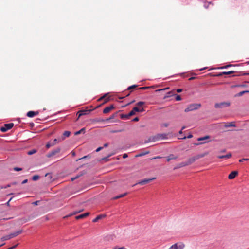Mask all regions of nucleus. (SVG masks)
Returning <instances> with one entry per match:
<instances>
[{"label": "nucleus", "instance_id": "4", "mask_svg": "<svg viewBox=\"0 0 249 249\" xmlns=\"http://www.w3.org/2000/svg\"><path fill=\"white\" fill-rule=\"evenodd\" d=\"M185 247V245L182 242H178L172 245L168 249H183Z\"/></svg>", "mask_w": 249, "mask_h": 249}, {"label": "nucleus", "instance_id": "63", "mask_svg": "<svg viewBox=\"0 0 249 249\" xmlns=\"http://www.w3.org/2000/svg\"><path fill=\"white\" fill-rule=\"evenodd\" d=\"M195 79V77H192L189 79V80H192Z\"/></svg>", "mask_w": 249, "mask_h": 249}, {"label": "nucleus", "instance_id": "47", "mask_svg": "<svg viewBox=\"0 0 249 249\" xmlns=\"http://www.w3.org/2000/svg\"><path fill=\"white\" fill-rule=\"evenodd\" d=\"M83 214L84 217L85 218V217L88 216V215H89V213H83Z\"/></svg>", "mask_w": 249, "mask_h": 249}, {"label": "nucleus", "instance_id": "52", "mask_svg": "<svg viewBox=\"0 0 249 249\" xmlns=\"http://www.w3.org/2000/svg\"><path fill=\"white\" fill-rule=\"evenodd\" d=\"M185 128V126H183L181 130L179 132V134H181L182 133V130Z\"/></svg>", "mask_w": 249, "mask_h": 249}, {"label": "nucleus", "instance_id": "34", "mask_svg": "<svg viewBox=\"0 0 249 249\" xmlns=\"http://www.w3.org/2000/svg\"><path fill=\"white\" fill-rule=\"evenodd\" d=\"M84 218V216H83V214H81L79 215H78V216H76L75 217V218H76V219H77V220L80 219H82V218Z\"/></svg>", "mask_w": 249, "mask_h": 249}, {"label": "nucleus", "instance_id": "33", "mask_svg": "<svg viewBox=\"0 0 249 249\" xmlns=\"http://www.w3.org/2000/svg\"><path fill=\"white\" fill-rule=\"evenodd\" d=\"M39 176L35 175L32 177V179L34 181H36V180H38L39 179Z\"/></svg>", "mask_w": 249, "mask_h": 249}, {"label": "nucleus", "instance_id": "53", "mask_svg": "<svg viewBox=\"0 0 249 249\" xmlns=\"http://www.w3.org/2000/svg\"><path fill=\"white\" fill-rule=\"evenodd\" d=\"M128 157V155L127 154H124L123 155V158L125 159L126 158H127Z\"/></svg>", "mask_w": 249, "mask_h": 249}, {"label": "nucleus", "instance_id": "1", "mask_svg": "<svg viewBox=\"0 0 249 249\" xmlns=\"http://www.w3.org/2000/svg\"><path fill=\"white\" fill-rule=\"evenodd\" d=\"M22 232V230H20L15 231L12 233H11L9 235L2 237L0 238V240L1 241H4L5 240H9L11 238H13L18 235L19 234H21Z\"/></svg>", "mask_w": 249, "mask_h": 249}, {"label": "nucleus", "instance_id": "44", "mask_svg": "<svg viewBox=\"0 0 249 249\" xmlns=\"http://www.w3.org/2000/svg\"><path fill=\"white\" fill-rule=\"evenodd\" d=\"M193 137V135L192 134H190L189 135H188L187 137H183L182 139H185L186 138H191Z\"/></svg>", "mask_w": 249, "mask_h": 249}, {"label": "nucleus", "instance_id": "58", "mask_svg": "<svg viewBox=\"0 0 249 249\" xmlns=\"http://www.w3.org/2000/svg\"><path fill=\"white\" fill-rule=\"evenodd\" d=\"M205 143V142H201V143H195V144L196 145H199V144H203V143Z\"/></svg>", "mask_w": 249, "mask_h": 249}, {"label": "nucleus", "instance_id": "56", "mask_svg": "<svg viewBox=\"0 0 249 249\" xmlns=\"http://www.w3.org/2000/svg\"><path fill=\"white\" fill-rule=\"evenodd\" d=\"M227 67H228V66L226 65V66H223V67H220V69H222L226 68H227Z\"/></svg>", "mask_w": 249, "mask_h": 249}, {"label": "nucleus", "instance_id": "55", "mask_svg": "<svg viewBox=\"0 0 249 249\" xmlns=\"http://www.w3.org/2000/svg\"><path fill=\"white\" fill-rule=\"evenodd\" d=\"M27 181H28V180H27V179H25V180H24L22 181V184H25V183H26V182H27Z\"/></svg>", "mask_w": 249, "mask_h": 249}, {"label": "nucleus", "instance_id": "29", "mask_svg": "<svg viewBox=\"0 0 249 249\" xmlns=\"http://www.w3.org/2000/svg\"><path fill=\"white\" fill-rule=\"evenodd\" d=\"M85 128H83L81 129H80V130L75 132V135H79V134H81V133H84L85 132Z\"/></svg>", "mask_w": 249, "mask_h": 249}, {"label": "nucleus", "instance_id": "15", "mask_svg": "<svg viewBox=\"0 0 249 249\" xmlns=\"http://www.w3.org/2000/svg\"><path fill=\"white\" fill-rule=\"evenodd\" d=\"M231 153H229L225 155L217 156V158L219 159H229L231 157Z\"/></svg>", "mask_w": 249, "mask_h": 249}, {"label": "nucleus", "instance_id": "10", "mask_svg": "<svg viewBox=\"0 0 249 249\" xmlns=\"http://www.w3.org/2000/svg\"><path fill=\"white\" fill-rule=\"evenodd\" d=\"M197 158H196V156L191 157L189 158L186 161L187 164L188 165L191 164L193 162H194L196 160H197Z\"/></svg>", "mask_w": 249, "mask_h": 249}, {"label": "nucleus", "instance_id": "9", "mask_svg": "<svg viewBox=\"0 0 249 249\" xmlns=\"http://www.w3.org/2000/svg\"><path fill=\"white\" fill-rule=\"evenodd\" d=\"M114 108V107L113 105H110V106L107 107H105L103 110V113L105 114H107L110 112L112 109Z\"/></svg>", "mask_w": 249, "mask_h": 249}, {"label": "nucleus", "instance_id": "57", "mask_svg": "<svg viewBox=\"0 0 249 249\" xmlns=\"http://www.w3.org/2000/svg\"><path fill=\"white\" fill-rule=\"evenodd\" d=\"M81 175H77L75 177H74L75 179L78 178L79 177H80Z\"/></svg>", "mask_w": 249, "mask_h": 249}, {"label": "nucleus", "instance_id": "17", "mask_svg": "<svg viewBox=\"0 0 249 249\" xmlns=\"http://www.w3.org/2000/svg\"><path fill=\"white\" fill-rule=\"evenodd\" d=\"M91 110H80L78 112V114H79L78 118H79L80 116H81L82 115L87 114V112H89Z\"/></svg>", "mask_w": 249, "mask_h": 249}, {"label": "nucleus", "instance_id": "38", "mask_svg": "<svg viewBox=\"0 0 249 249\" xmlns=\"http://www.w3.org/2000/svg\"><path fill=\"white\" fill-rule=\"evenodd\" d=\"M181 100V96L179 95H177L176 97V101H180Z\"/></svg>", "mask_w": 249, "mask_h": 249}, {"label": "nucleus", "instance_id": "64", "mask_svg": "<svg viewBox=\"0 0 249 249\" xmlns=\"http://www.w3.org/2000/svg\"><path fill=\"white\" fill-rule=\"evenodd\" d=\"M107 146H108V143H105L104 145V147H107Z\"/></svg>", "mask_w": 249, "mask_h": 249}, {"label": "nucleus", "instance_id": "7", "mask_svg": "<svg viewBox=\"0 0 249 249\" xmlns=\"http://www.w3.org/2000/svg\"><path fill=\"white\" fill-rule=\"evenodd\" d=\"M61 149L59 147H58L54 149V150L51 151V152H49L46 155L47 157L50 158L52 157L53 156L59 153L60 152Z\"/></svg>", "mask_w": 249, "mask_h": 249}, {"label": "nucleus", "instance_id": "42", "mask_svg": "<svg viewBox=\"0 0 249 249\" xmlns=\"http://www.w3.org/2000/svg\"><path fill=\"white\" fill-rule=\"evenodd\" d=\"M149 88H150L149 87H141V88H139V89L145 90L146 89H149Z\"/></svg>", "mask_w": 249, "mask_h": 249}, {"label": "nucleus", "instance_id": "43", "mask_svg": "<svg viewBox=\"0 0 249 249\" xmlns=\"http://www.w3.org/2000/svg\"><path fill=\"white\" fill-rule=\"evenodd\" d=\"M14 170L15 171H21L22 170V168H18V167H15L14 168Z\"/></svg>", "mask_w": 249, "mask_h": 249}, {"label": "nucleus", "instance_id": "46", "mask_svg": "<svg viewBox=\"0 0 249 249\" xmlns=\"http://www.w3.org/2000/svg\"><path fill=\"white\" fill-rule=\"evenodd\" d=\"M108 157H109V156L103 158L102 159V160H105L106 161H107L108 160Z\"/></svg>", "mask_w": 249, "mask_h": 249}, {"label": "nucleus", "instance_id": "32", "mask_svg": "<svg viewBox=\"0 0 249 249\" xmlns=\"http://www.w3.org/2000/svg\"><path fill=\"white\" fill-rule=\"evenodd\" d=\"M247 92H249V90H246V91H243L240 92L238 94V96H242L244 93H247Z\"/></svg>", "mask_w": 249, "mask_h": 249}, {"label": "nucleus", "instance_id": "11", "mask_svg": "<svg viewBox=\"0 0 249 249\" xmlns=\"http://www.w3.org/2000/svg\"><path fill=\"white\" fill-rule=\"evenodd\" d=\"M238 172L236 171L231 172L228 176V178L229 179H232L235 178L238 175Z\"/></svg>", "mask_w": 249, "mask_h": 249}, {"label": "nucleus", "instance_id": "13", "mask_svg": "<svg viewBox=\"0 0 249 249\" xmlns=\"http://www.w3.org/2000/svg\"><path fill=\"white\" fill-rule=\"evenodd\" d=\"M158 141L157 135L150 137L145 142H156Z\"/></svg>", "mask_w": 249, "mask_h": 249}, {"label": "nucleus", "instance_id": "27", "mask_svg": "<svg viewBox=\"0 0 249 249\" xmlns=\"http://www.w3.org/2000/svg\"><path fill=\"white\" fill-rule=\"evenodd\" d=\"M71 134V132L70 131H65L63 134V136H62L61 137H64L65 138L66 137H68L70 136Z\"/></svg>", "mask_w": 249, "mask_h": 249}, {"label": "nucleus", "instance_id": "8", "mask_svg": "<svg viewBox=\"0 0 249 249\" xmlns=\"http://www.w3.org/2000/svg\"><path fill=\"white\" fill-rule=\"evenodd\" d=\"M155 179V178H148V179H143V180L139 181L138 183V184H140L141 185H145V184H146L147 183H149L152 180H154Z\"/></svg>", "mask_w": 249, "mask_h": 249}, {"label": "nucleus", "instance_id": "25", "mask_svg": "<svg viewBox=\"0 0 249 249\" xmlns=\"http://www.w3.org/2000/svg\"><path fill=\"white\" fill-rule=\"evenodd\" d=\"M137 87H138V85H132V86L128 87V88L127 89V90L130 91V92H131L132 91V89L137 88Z\"/></svg>", "mask_w": 249, "mask_h": 249}, {"label": "nucleus", "instance_id": "40", "mask_svg": "<svg viewBox=\"0 0 249 249\" xmlns=\"http://www.w3.org/2000/svg\"><path fill=\"white\" fill-rule=\"evenodd\" d=\"M127 91H128L126 90V91H124V92L123 93L126 97L128 96L131 93L130 92L129 93H127Z\"/></svg>", "mask_w": 249, "mask_h": 249}, {"label": "nucleus", "instance_id": "37", "mask_svg": "<svg viewBox=\"0 0 249 249\" xmlns=\"http://www.w3.org/2000/svg\"><path fill=\"white\" fill-rule=\"evenodd\" d=\"M83 210L82 209V210H79V211H74L72 213V214H73V215L76 214L77 213H79L83 211Z\"/></svg>", "mask_w": 249, "mask_h": 249}, {"label": "nucleus", "instance_id": "28", "mask_svg": "<svg viewBox=\"0 0 249 249\" xmlns=\"http://www.w3.org/2000/svg\"><path fill=\"white\" fill-rule=\"evenodd\" d=\"M149 153V151H146L145 152H141L135 156V157H142L143 156L146 154H147Z\"/></svg>", "mask_w": 249, "mask_h": 249}, {"label": "nucleus", "instance_id": "18", "mask_svg": "<svg viewBox=\"0 0 249 249\" xmlns=\"http://www.w3.org/2000/svg\"><path fill=\"white\" fill-rule=\"evenodd\" d=\"M107 94H105V95H104L103 96L100 97L98 100V101H102V100L104 99V102L103 103V104H105V103H107L109 100V98H106V96H107Z\"/></svg>", "mask_w": 249, "mask_h": 249}, {"label": "nucleus", "instance_id": "24", "mask_svg": "<svg viewBox=\"0 0 249 249\" xmlns=\"http://www.w3.org/2000/svg\"><path fill=\"white\" fill-rule=\"evenodd\" d=\"M235 126V123H234V122H230V123H228L225 124V127H229Z\"/></svg>", "mask_w": 249, "mask_h": 249}, {"label": "nucleus", "instance_id": "31", "mask_svg": "<svg viewBox=\"0 0 249 249\" xmlns=\"http://www.w3.org/2000/svg\"><path fill=\"white\" fill-rule=\"evenodd\" d=\"M187 165H188L187 164L186 162H182V163H180V164L178 165V168L182 167H184V166H187Z\"/></svg>", "mask_w": 249, "mask_h": 249}, {"label": "nucleus", "instance_id": "26", "mask_svg": "<svg viewBox=\"0 0 249 249\" xmlns=\"http://www.w3.org/2000/svg\"><path fill=\"white\" fill-rule=\"evenodd\" d=\"M209 139H210V136H205L203 137L198 138L197 139V141H204V140H208Z\"/></svg>", "mask_w": 249, "mask_h": 249}, {"label": "nucleus", "instance_id": "5", "mask_svg": "<svg viewBox=\"0 0 249 249\" xmlns=\"http://www.w3.org/2000/svg\"><path fill=\"white\" fill-rule=\"evenodd\" d=\"M14 126L13 123L5 124L3 126H2L0 130L3 132L7 131L8 130L11 129Z\"/></svg>", "mask_w": 249, "mask_h": 249}, {"label": "nucleus", "instance_id": "22", "mask_svg": "<svg viewBox=\"0 0 249 249\" xmlns=\"http://www.w3.org/2000/svg\"><path fill=\"white\" fill-rule=\"evenodd\" d=\"M126 193H124L122 195L117 196H115V197H113L111 198L110 200H111V201L115 200L118 198H121V197L125 196L126 195Z\"/></svg>", "mask_w": 249, "mask_h": 249}, {"label": "nucleus", "instance_id": "49", "mask_svg": "<svg viewBox=\"0 0 249 249\" xmlns=\"http://www.w3.org/2000/svg\"><path fill=\"white\" fill-rule=\"evenodd\" d=\"M139 120V118L138 117H135V118H134L132 120V121H134V122H137V121H138Z\"/></svg>", "mask_w": 249, "mask_h": 249}, {"label": "nucleus", "instance_id": "19", "mask_svg": "<svg viewBox=\"0 0 249 249\" xmlns=\"http://www.w3.org/2000/svg\"><path fill=\"white\" fill-rule=\"evenodd\" d=\"M157 135L158 140L160 139H165L167 138L166 134H158Z\"/></svg>", "mask_w": 249, "mask_h": 249}, {"label": "nucleus", "instance_id": "20", "mask_svg": "<svg viewBox=\"0 0 249 249\" xmlns=\"http://www.w3.org/2000/svg\"><path fill=\"white\" fill-rule=\"evenodd\" d=\"M234 73V71H227V72L224 71V72H221V73H219L217 75V76H221L223 75H229V74H232V73Z\"/></svg>", "mask_w": 249, "mask_h": 249}, {"label": "nucleus", "instance_id": "39", "mask_svg": "<svg viewBox=\"0 0 249 249\" xmlns=\"http://www.w3.org/2000/svg\"><path fill=\"white\" fill-rule=\"evenodd\" d=\"M210 4H212V3L211 2H210L209 3H205L204 6L205 8H208V7H209V5H210Z\"/></svg>", "mask_w": 249, "mask_h": 249}, {"label": "nucleus", "instance_id": "60", "mask_svg": "<svg viewBox=\"0 0 249 249\" xmlns=\"http://www.w3.org/2000/svg\"><path fill=\"white\" fill-rule=\"evenodd\" d=\"M121 131H122V130H116V131H113V132H114V133H117V132H121Z\"/></svg>", "mask_w": 249, "mask_h": 249}, {"label": "nucleus", "instance_id": "12", "mask_svg": "<svg viewBox=\"0 0 249 249\" xmlns=\"http://www.w3.org/2000/svg\"><path fill=\"white\" fill-rule=\"evenodd\" d=\"M38 111L35 112V111H30L28 112V113H27V116L29 117L32 118V117H34L36 115H38Z\"/></svg>", "mask_w": 249, "mask_h": 249}, {"label": "nucleus", "instance_id": "50", "mask_svg": "<svg viewBox=\"0 0 249 249\" xmlns=\"http://www.w3.org/2000/svg\"><path fill=\"white\" fill-rule=\"evenodd\" d=\"M52 146V144H50V143H47V144H46V147H47V148H50V147L51 146Z\"/></svg>", "mask_w": 249, "mask_h": 249}, {"label": "nucleus", "instance_id": "35", "mask_svg": "<svg viewBox=\"0 0 249 249\" xmlns=\"http://www.w3.org/2000/svg\"><path fill=\"white\" fill-rule=\"evenodd\" d=\"M129 117H130V116H128V114H125V115H124V114H122V115H121V118L122 119H127V118H128Z\"/></svg>", "mask_w": 249, "mask_h": 249}, {"label": "nucleus", "instance_id": "51", "mask_svg": "<svg viewBox=\"0 0 249 249\" xmlns=\"http://www.w3.org/2000/svg\"><path fill=\"white\" fill-rule=\"evenodd\" d=\"M103 147H98L96 150V152H99L100 151V150H101L102 149H103Z\"/></svg>", "mask_w": 249, "mask_h": 249}, {"label": "nucleus", "instance_id": "41", "mask_svg": "<svg viewBox=\"0 0 249 249\" xmlns=\"http://www.w3.org/2000/svg\"><path fill=\"white\" fill-rule=\"evenodd\" d=\"M16 184V182H13L11 184H8L7 185L4 186V188H7L8 187H10L11 186V185H15Z\"/></svg>", "mask_w": 249, "mask_h": 249}, {"label": "nucleus", "instance_id": "59", "mask_svg": "<svg viewBox=\"0 0 249 249\" xmlns=\"http://www.w3.org/2000/svg\"><path fill=\"white\" fill-rule=\"evenodd\" d=\"M89 157V155H88V156H84L83 158H82V159H85V158H87L88 157Z\"/></svg>", "mask_w": 249, "mask_h": 249}, {"label": "nucleus", "instance_id": "62", "mask_svg": "<svg viewBox=\"0 0 249 249\" xmlns=\"http://www.w3.org/2000/svg\"><path fill=\"white\" fill-rule=\"evenodd\" d=\"M160 158H161V157H160V156H157V157H155L153 158L154 159H160Z\"/></svg>", "mask_w": 249, "mask_h": 249}, {"label": "nucleus", "instance_id": "6", "mask_svg": "<svg viewBox=\"0 0 249 249\" xmlns=\"http://www.w3.org/2000/svg\"><path fill=\"white\" fill-rule=\"evenodd\" d=\"M143 108H139L137 107H134L133 109L128 114V116H131L135 114L136 112H142L144 111Z\"/></svg>", "mask_w": 249, "mask_h": 249}, {"label": "nucleus", "instance_id": "3", "mask_svg": "<svg viewBox=\"0 0 249 249\" xmlns=\"http://www.w3.org/2000/svg\"><path fill=\"white\" fill-rule=\"evenodd\" d=\"M231 103L230 102H222L215 104L214 107L216 108H222L227 107H229Z\"/></svg>", "mask_w": 249, "mask_h": 249}, {"label": "nucleus", "instance_id": "45", "mask_svg": "<svg viewBox=\"0 0 249 249\" xmlns=\"http://www.w3.org/2000/svg\"><path fill=\"white\" fill-rule=\"evenodd\" d=\"M249 160V159H242L239 160L240 162H242L245 160Z\"/></svg>", "mask_w": 249, "mask_h": 249}, {"label": "nucleus", "instance_id": "16", "mask_svg": "<svg viewBox=\"0 0 249 249\" xmlns=\"http://www.w3.org/2000/svg\"><path fill=\"white\" fill-rule=\"evenodd\" d=\"M106 214H100L98 215L95 218H94L92 221L93 222H97L98 220L106 217Z\"/></svg>", "mask_w": 249, "mask_h": 249}, {"label": "nucleus", "instance_id": "36", "mask_svg": "<svg viewBox=\"0 0 249 249\" xmlns=\"http://www.w3.org/2000/svg\"><path fill=\"white\" fill-rule=\"evenodd\" d=\"M144 104H145V103H144V102H142V101H141V102H138V103L136 104V105H137V106H139V107H140V106H142Z\"/></svg>", "mask_w": 249, "mask_h": 249}, {"label": "nucleus", "instance_id": "48", "mask_svg": "<svg viewBox=\"0 0 249 249\" xmlns=\"http://www.w3.org/2000/svg\"><path fill=\"white\" fill-rule=\"evenodd\" d=\"M18 245V244H17V245H15V246H12V247H10V248H8V249H15V248H16Z\"/></svg>", "mask_w": 249, "mask_h": 249}, {"label": "nucleus", "instance_id": "14", "mask_svg": "<svg viewBox=\"0 0 249 249\" xmlns=\"http://www.w3.org/2000/svg\"><path fill=\"white\" fill-rule=\"evenodd\" d=\"M65 139V138L64 137H60V138H59L58 139H55L54 140H53V142L52 143V146H53L57 142H62V141H63Z\"/></svg>", "mask_w": 249, "mask_h": 249}, {"label": "nucleus", "instance_id": "54", "mask_svg": "<svg viewBox=\"0 0 249 249\" xmlns=\"http://www.w3.org/2000/svg\"><path fill=\"white\" fill-rule=\"evenodd\" d=\"M182 89H178L177 90V92L178 93H180V92H182Z\"/></svg>", "mask_w": 249, "mask_h": 249}, {"label": "nucleus", "instance_id": "21", "mask_svg": "<svg viewBox=\"0 0 249 249\" xmlns=\"http://www.w3.org/2000/svg\"><path fill=\"white\" fill-rule=\"evenodd\" d=\"M177 156H175L173 154H171L167 157V161H169L171 160H175L177 159Z\"/></svg>", "mask_w": 249, "mask_h": 249}, {"label": "nucleus", "instance_id": "61", "mask_svg": "<svg viewBox=\"0 0 249 249\" xmlns=\"http://www.w3.org/2000/svg\"><path fill=\"white\" fill-rule=\"evenodd\" d=\"M73 215V214H72V213H71L69 215H67V216H66L65 217H65H70V216H71V215Z\"/></svg>", "mask_w": 249, "mask_h": 249}, {"label": "nucleus", "instance_id": "23", "mask_svg": "<svg viewBox=\"0 0 249 249\" xmlns=\"http://www.w3.org/2000/svg\"><path fill=\"white\" fill-rule=\"evenodd\" d=\"M208 154H209L208 152H206L203 154H198V155H196V158L198 160L200 158L205 157V156L207 155Z\"/></svg>", "mask_w": 249, "mask_h": 249}, {"label": "nucleus", "instance_id": "30", "mask_svg": "<svg viewBox=\"0 0 249 249\" xmlns=\"http://www.w3.org/2000/svg\"><path fill=\"white\" fill-rule=\"evenodd\" d=\"M36 152V149H32L31 150H30L28 151L27 154L29 155H31L33 154H35Z\"/></svg>", "mask_w": 249, "mask_h": 249}, {"label": "nucleus", "instance_id": "2", "mask_svg": "<svg viewBox=\"0 0 249 249\" xmlns=\"http://www.w3.org/2000/svg\"><path fill=\"white\" fill-rule=\"evenodd\" d=\"M201 106L199 104H192L188 106V107L185 109V112H187L189 111H193L194 110L198 109Z\"/></svg>", "mask_w": 249, "mask_h": 249}]
</instances>
